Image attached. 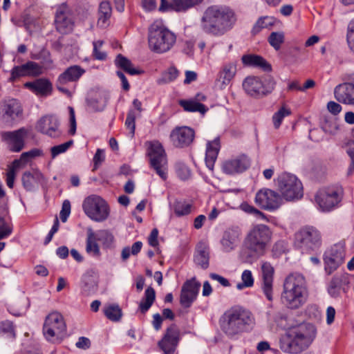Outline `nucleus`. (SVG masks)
<instances>
[{
    "label": "nucleus",
    "instance_id": "nucleus-10",
    "mask_svg": "<svg viewBox=\"0 0 354 354\" xmlns=\"http://www.w3.org/2000/svg\"><path fill=\"white\" fill-rule=\"evenodd\" d=\"M66 332V324L61 314L55 312L49 314L45 320L43 333L48 341L55 342Z\"/></svg>",
    "mask_w": 354,
    "mask_h": 354
},
{
    "label": "nucleus",
    "instance_id": "nucleus-5",
    "mask_svg": "<svg viewBox=\"0 0 354 354\" xmlns=\"http://www.w3.org/2000/svg\"><path fill=\"white\" fill-rule=\"evenodd\" d=\"M272 232L265 224L253 225L247 232L243 246L251 257L259 258L263 256L270 245Z\"/></svg>",
    "mask_w": 354,
    "mask_h": 354
},
{
    "label": "nucleus",
    "instance_id": "nucleus-2",
    "mask_svg": "<svg viewBox=\"0 0 354 354\" xmlns=\"http://www.w3.org/2000/svg\"><path fill=\"white\" fill-rule=\"evenodd\" d=\"M236 18L230 8L212 6L204 12L201 27L204 32L214 37H221L232 28Z\"/></svg>",
    "mask_w": 354,
    "mask_h": 354
},
{
    "label": "nucleus",
    "instance_id": "nucleus-61",
    "mask_svg": "<svg viewBox=\"0 0 354 354\" xmlns=\"http://www.w3.org/2000/svg\"><path fill=\"white\" fill-rule=\"evenodd\" d=\"M0 330L13 337L15 336L14 326L10 321L6 320L0 323Z\"/></svg>",
    "mask_w": 354,
    "mask_h": 354
},
{
    "label": "nucleus",
    "instance_id": "nucleus-46",
    "mask_svg": "<svg viewBox=\"0 0 354 354\" xmlns=\"http://www.w3.org/2000/svg\"><path fill=\"white\" fill-rule=\"evenodd\" d=\"M272 19L268 17H263L258 19L252 28V32L253 35L259 33L262 29L269 28L272 26Z\"/></svg>",
    "mask_w": 354,
    "mask_h": 354
},
{
    "label": "nucleus",
    "instance_id": "nucleus-39",
    "mask_svg": "<svg viewBox=\"0 0 354 354\" xmlns=\"http://www.w3.org/2000/svg\"><path fill=\"white\" fill-rule=\"evenodd\" d=\"M192 207L191 203L184 200H176L172 205L175 214L178 217L189 214L192 212Z\"/></svg>",
    "mask_w": 354,
    "mask_h": 354
},
{
    "label": "nucleus",
    "instance_id": "nucleus-50",
    "mask_svg": "<svg viewBox=\"0 0 354 354\" xmlns=\"http://www.w3.org/2000/svg\"><path fill=\"white\" fill-rule=\"evenodd\" d=\"M97 240L102 242L106 247H109L114 241V236L108 230H100L97 232Z\"/></svg>",
    "mask_w": 354,
    "mask_h": 354
},
{
    "label": "nucleus",
    "instance_id": "nucleus-32",
    "mask_svg": "<svg viewBox=\"0 0 354 354\" xmlns=\"http://www.w3.org/2000/svg\"><path fill=\"white\" fill-rule=\"evenodd\" d=\"M221 148L220 138H216L212 141H209L207 144L205 153V163L207 167L213 170L214 163L217 159L218 152Z\"/></svg>",
    "mask_w": 354,
    "mask_h": 354
},
{
    "label": "nucleus",
    "instance_id": "nucleus-59",
    "mask_svg": "<svg viewBox=\"0 0 354 354\" xmlns=\"http://www.w3.org/2000/svg\"><path fill=\"white\" fill-rule=\"evenodd\" d=\"M71 213V203L68 200L63 202L62 210L60 212V218L62 222H66Z\"/></svg>",
    "mask_w": 354,
    "mask_h": 354
},
{
    "label": "nucleus",
    "instance_id": "nucleus-48",
    "mask_svg": "<svg viewBox=\"0 0 354 354\" xmlns=\"http://www.w3.org/2000/svg\"><path fill=\"white\" fill-rule=\"evenodd\" d=\"M342 289L341 281L339 280L337 275H335L328 285V292L332 297H336L339 295Z\"/></svg>",
    "mask_w": 354,
    "mask_h": 354
},
{
    "label": "nucleus",
    "instance_id": "nucleus-63",
    "mask_svg": "<svg viewBox=\"0 0 354 354\" xmlns=\"http://www.w3.org/2000/svg\"><path fill=\"white\" fill-rule=\"evenodd\" d=\"M245 91L248 96L254 98H261L270 93V90H265L261 91L259 90H245Z\"/></svg>",
    "mask_w": 354,
    "mask_h": 354
},
{
    "label": "nucleus",
    "instance_id": "nucleus-38",
    "mask_svg": "<svg viewBox=\"0 0 354 354\" xmlns=\"http://www.w3.org/2000/svg\"><path fill=\"white\" fill-rule=\"evenodd\" d=\"M156 299V292L152 287H148L145 292V296L140 303L139 308L145 313L152 306Z\"/></svg>",
    "mask_w": 354,
    "mask_h": 354
},
{
    "label": "nucleus",
    "instance_id": "nucleus-26",
    "mask_svg": "<svg viewBox=\"0 0 354 354\" xmlns=\"http://www.w3.org/2000/svg\"><path fill=\"white\" fill-rule=\"evenodd\" d=\"M206 99V95L199 92L192 98L180 100L178 104L187 112H198L204 115L208 111V108L202 104V102Z\"/></svg>",
    "mask_w": 354,
    "mask_h": 354
},
{
    "label": "nucleus",
    "instance_id": "nucleus-13",
    "mask_svg": "<svg viewBox=\"0 0 354 354\" xmlns=\"http://www.w3.org/2000/svg\"><path fill=\"white\" fill-rule=\"evenodd\" d=\"M23 109L20 102L15 99L3 101L0 106V118L3 123L12 126L22 118Z\"/></svg>",
    "mask_w": 354,
    "mask_h": 354
},
{
    "label": "nucleus",
    "instance_id": "nucleus-24",
    "mask_svg": "<svg viewBox=\"0 0 354 354\" xmlns=\"http://www.w3.org/2000/svg\"><path fill=\"white\" fill-rule=\"evenodd\" d=\"M43 72V68L39 64L29 61L21 66H15L11 71L10 81H15L24 76H38Z\"/></svg>",
    "mask_w": 354,
    "mask_h": 354
},
{
    "label": "nucleus",
    "instance_id": "nucleus-56",
    "mask_svg": "<svg viewBox=\"0 0 354 354\" xmlns=\"http://www.w3.org/2000/svg\"><path fill=\"white\" fill-rule=\"evenodd\" d=\"M136 113L133 110H130L127 114V119L125 121L126 127L130 129V132L132 136L134 135L135 132V120H136Z\"/></svg>",
    "mask_w": 354,
    "mask_h": 354
},
{
    "label": "nucleus",
    "instance_id": "nucleus-36",
    "mask_svg": "<svg viewBox=\"0 0 354 354\" xmlns=\"http://www.w3.org/2000/svg\"><path fill=\"white\" fill-rule=\"evenodd\" d=\"M96 234L92 230H88L86 241V251L93 257H98L100 256V250L97 243Z\"/></svg>",
    "mask_w": 354,
    "mask_h": 354
},
{
    "label": "nucleus",
    "instance_id": "nucleus-28",
    "mask_svg": "<svg viewBox=\"0 0 354 354\" xmlns=\"http://www.w3.org/2000/svg\"><path fill=\"white\" fill-rule=\"evenodd\" d=\"M21 181L24 189L26 191L32 192L36 185L44 183V178L38 170L27 171L23 174Z\"/></svg>",
    "mask_w": 354,
    "mask_h": 354
},
{
    "label": "nucleus",
    "instance_id": "nucleus-9",
    "mask_svg": "<svg viewBox=\"0 0 354 354\" xmlns=\"http://www.w3.org/2000/svg\"><path fill=\"white\" fill-rule=\"evenodd\" d=\"M277 186L283 198L286 201L299 199L303 196V185L296 176L283 173L277 178Z\"/></svg>",
    "mask_w": 354,
    "mask_h": 354
},
{
    "label": "nucleus",
    "instance_id": "nucleus-23",
    "mask_svg": "<svg viewBox=\"0 0 354 354\" xmlns=\"http://www.w3.org/2000/svg\"><path fill=\"white\" fill-rule=\"evenodd\" d=\"M250 166V160L244 155H240L223 162L222 170L227 174H234L241 173L248 169Z\"/></svg>",
    "mask_w": 354,
    "mask_h": 354
},
{
    "label": "nucleus",
    "instance_id": "nucleus-62",
    "mask_svg": "<svg viewBox=\"0 0 354 354\" xmlns=\"http://www.w3.org/2000/svg\"><path fill=\"white\" fill-rule=\"evenodd\" d=\"M69 117H70V130L69 133L71 135H74L76 131V120L74 109L71 106H68Z\"/></svg>",
    "mask_w": 354,
    "mask_h": 354
},
{
    "label": "nucleus",
    "instance_id": "nucleus-43",
    "mask_svg": "<svg viewBox=\"0 0 354 354\" xmlns=\"http://www.w3.org/2000/svg\"><path fill=\"white\" fill-rule=\"evenodd\" d=\"M291 114V111L290 109L287 108L285 106H283L280 108V109L276 112L272 116V122L274 127L276 129H279L283 118L286 116H288Z\"/></svg>",
    "mask_w": 354,
    "mask_h": 354
},
{
    "label": "nucleus",
    "instance_id": "nucleus-8",
    "mask_svg": "<svg viewBox=\"0 0 354 354\" xmlns=\"http://www.w3.org/2000/svg\"><path fill=\"white\" fill-rule=\"evenodd\" d=\"M82 208L85 214L96 222L104 221L110 214V207L107 202L95 194L88 196L84 200Z\"/></svg>",
    "mask_w": 354,
    "mask_h": 354
},
{
    "label": "nucleus",
    "instance_id": "nucleus-55",
    "mask_svg": "<svg viewBox=\"0 0 354 354\" xmlns=\"http://www.w3.org/2000/svg\"><path fill=\"white\" fill-rule=\"evenodd\" d=\"M178 71L176 68H169L168 71L162 75L161 79L159 80L160 82H171L178 76Z\"/></svg>",
    "mask_w": 354,
    "mask_h": 354
},
{
    "label": "nucleus",
    "instance_id": "nucleus-57",
    "mask_svg": "<svg viewBox=\"0 0 354 354\" xmlns=\"http://www.w3.org/2000/svg\"><path fill=\"white\" fill-rule=\"evenodd\" d=\"M347 41L351 50L354 52V19L348 25Z\"/></svg>",
    "mask_w": 354,
    "mask_h": 354
},
{
    "label": "nucleus",
    "instance_id": "nucleus-20",
    "mask_svg": "<svg viewBox=\"0 0 354 354\" xmlns=\"http://www.w3.org/2000/svg\"><path fill=\"white\" fill-rule=\"evenodd\" d=\"M180 332L176 324L167 328L162 339L158 342L160 348L165 354H173L179 341Z\"/></svg>",
    "mask_w": 354,
    "mask_h": 354
},
{
    "label": "nucleus",
    "instance_id": "nucleus-47",
    "mask_svg": "<svg viewBox=\"0 0 354 354\" xmlns=\"http://www.w3.org/2000/svg\"><path fill=\"white\" fill-rule=\"evenodd\" d=\"M284 41V34L282 32H272L269 37V44L275 49L279 50Z\"/></svg>",
    "mask_w": 354,
    "mask_h": 354
},
{
    "label": "nucleus",
    "instance_id": "nucleus-21",
    "mask_svg": "<svg viewBox=\"0 0 354 354\" xmlns=\"http://www.w3.org/2000/svg\"><path fill=\"white\" fill-rule=\"evenodd\" d=\"M194 131L188 127H176L170 134V138L173 145L179 148L190 145L194 141Z\"/></svg>",
    "mask_w": 354,
    "mask_h": 354
},
{
    "label": "nucleus",
    "instance_id": "nucleus-19",
    "mask_svg": "<svg viewBox=\"0 0 354 354\" xmlns=\"http://www.w3.org/2000/svg\"><path fill=\"white\" fill-rule=\"evenodd\" d=\"M241 234L242 230L239 225L234 224L227 227L221 240L223 250L229 252L234 250L240 241Z\"/></svg>",
    "mask_w": 354,
    "mask_h": 354
},
{
    "label": "nucleus",
    "instance_id": "nucleus-18",
    "mask_svg": "<svg viewBox=\"0 0 354 354\" xmlns=\"http://www.w3.org/2000/svg\"><path fill=\"white\" fill-rule=\"evenodd\" d=\"M201 283L196 281V277H193L186 281L182 286L180 303L184 308H189L194 301L196 300Z\"/></svg>",
    "mask_w": 354,
    "mask_h": 354
},
{
    "label": "nucleus",
    "instance_id": "nucleus-16",
    "mask_svg": "<svg viewBox=\"0 0 354 354\" xmlns=\"http://www.w3.org/2000/svg\"><path fill=\"white\" fill-rule=\"evenodd\" d=\"M345 250L343 243H339L333 245L324 253L325 270L330 274L344 261Z\"/></svg>",
    "mask_w": 354,
    "mask_h": 354
},
{
    "label": "nucleus",
    "instance_id": "nucleus-35",
    "mask_svg": "<svg viewBox=\"0 0 354 354\" xmlns=\"http://www.w3.org/2000/svg\"><path fill=\"white\" fill-rule=\"evenodd\" d=\"M87 105L93 111H102L104 110L106 100L96 90H93L88 95Z\"/></svg>",
    "mask_w": 354,
    "mask_h": 354
},
{
    "label": "nucleus",
    "instance_id": "nucleus-11",
    "mask_svg": "<svg viewBox=\"0 0 354 354\" xmlns=\"http://www.w3.org/2000/svg\"><path fill=\"white\" fill-rule=\"evenodd\" d=\"M343 189L334 185L320 189L316 194V201L323 211H330L342 201Z\"/></svg>",
    "mask_w": 354,
    "mask_h": 354
},
{
    "label": "nucleus",
    "instance_id": "nucleus-27",
    "mask_svg": "<svg viewBox=\"0 0 354 354\" xmlns=\"http://www.w3.org/2000/svg\"><path fill=\"white\" fill-rule=\"evenodd\" d=\"M37 129L42 133L53 138L57 137L60 134L59 121L57 118L52 115L41 118L37 122Z\"/></svg>",
    "mask_w": 354,
    "mask_h": 354
},
{
    "label": "nucleus",
    "instance_id": "nucleus-33",
    "mask_svg": "<svg viewBox=\"0 0 354 354\" xmlns=\"http://www.w3.org/2000/svg\"><path fill=\"white\" fill-rule=\"evenodd\" d=\"M84 69L77 65L68 67L58 77V82L60 84H65L68 82L77 80L84 73Z\"/></svg>",
    "mask_w": 354,
    "mask_h": 354
},
{
    "label": "nucleus",
    "instance_id": "nucleus-42",
    "mask_svg": "<svg viewBox=\"0 0 354 354\" xmlns=\"http://www.w3.org/2000/svg\"><path fill=\"white\" fill-rule=\"evenodd\" d=\"M97 283L92 277H84L82 281V292L85 296H88L97 290Z\"/></svg>",
    "mask_w": 354,
    "mask_h": 354
},
{
    "label": "nucleus",
    "instance_id": "nucleus-49",
    "mask_svg": "<svg viewBox=\"0 0 354 354\" xmlns=\"http://www.w3.org/2000/svg\"><path fill=\"white\" fill-rule=\"evenodd\" d=\"M262 80L256 76H248L243 82V88H261Z\"/></svg>",
    "mask_w": 354,
    "mask_h": 354
},
{
    "label": "nucleus",
    "instance_id": "nucleus-29",
    "mask_svg": "<svg viewBox=\"0 0 354 354\" xmlns=\"http://www.w3.org/2000/svg\"><path fill=\"white\" fill-rule=\"evenodd\" d=\"M241 61L245 66L259 68L264 71H270L271 65L261 56L254 54L243 55Z\"/></svg>",
    "mask_w": 354,
    "mask_h": 354
},
{
    "label": "nucleus",
    "instance_id": "nucleus-30",
    "mask_svg": "<svg viewBox=\"0 0 354 354\" xmlns=\"http://www.w3.org/2000/svg\"><path fill=\"white\" fill-rule=\"evenodd\" d=\"M203 0H171L168 3L167 0H161L159 7L160 11H165L168 8H171L176 11H183L200 3Z\"/></svg>",
    "mask_w": 354,
    "mask_h": 354
},
{
    "label": "nucleus",
    "instance_id": "nucleus-4",
    "mask_svg": "<svg viewBox=\"0 0 354 354\" xmlns=\"http://www.w3.org/2000/svg\"><path fill=\"white\" fill-rule=\"evenodd\" d=\"M308 292L304 277L299 273L288 275L283 282L281 299L290 309H298L306 301Z\"/></svg>",
    "mask_w": 354,
    "mask_h": 354
},
{
    "label": "nucleus",
    "instance_id": "nucleus-51",
    "mask_svg": "<svg viewBox=\"0 0 354 354\" xmlns=\"http://www.w3.org/2000/svg\"><path fill=\"white\" fill-rule=\"evenodd\" d=\"M322 128L326 133L333 134L338 129V124L335 120L325 118L322 122Z\"/></svg>",
    "mask_w": 354,
    "mask_h": 354
},
{
    "label": "nucleus",
    "instance_id": "nucleus-14",
    "mask_svg": "<svg viewBox=\"0 0 354 354\" xmlns=\"http://www.w3.org/2000/svg\"><path fill=\"white\" fill-rule=\"evenodd\" d=\"M74 19L68 6L63 3L58 7L55 19L56 30L62 35H67L73 30Z\"/></svg>",
    "mask_w": 354,
    "mask_h": 354
},
{
    "label": "nucleus",
    "instance_id": "nucleus-34",
    "mask_svg": "<svg viewBox=\"0 0 354 354\" xmlns=\"http://www.w3.org/2000/svg\"><path fill=\"white\" fill-rule=\"evenodd\" d=\"M115 64L117 67L121 68L131 75H140L143 73L142 70L138 68H135L132 62L122 54H118L116 56Z\"/></svg>",
    "mask_w": 354,
    "mask_h": 354
},
{
    "label": "nucleus",
    "instance_id": "nucleus-64",
    "mask_svg": "<svg viewBox=\"0 0 354 354\" xmlns=\"http://www.w3.org/2000/svg\"><path fill=\"white\" fill-rule=\"evenodd\" d=\"M176 171L178 176L182 179H187L190 176L189 169L184 165L179 164L177 167Z\"/></svg>",
    "mask_w": 354,
    "mask_h": 354
},
{
    "label": "nucleus",
    "instance_id": "nucleus-54",
    "mask_svg": "<svg viewBox=\"0 0 354 354\" xmlns=\"http://www.w3.org/2000/svg\"><path fill=\"white\" fill-rule=\"evenodd\" d=\"M73 141L70 140L59 145L53 147L50 149L52 157L55 158L59 154L65 152L70 147Z\"/></svg>",
    "mask_w": 354,
    "mask_h": 354
},
{
    "label": "nucleus",
    "instance_id": "nucleus-41",
    "mask_svg": "<svg viewBox=\"0 0 354 354\" xmlns=\"http://www.w3.org/2000/svg\"><path fill=\"white\" fill-rule=\"evenodd\" d=\"M104 313L106 317L113 321L118 322L122 317V310L117 304L109 305L104 308Z\"/></svg>",
    "mask_w": 354,
    "mask_h": 354
},
{
    "label": "nucleus",
    "instance_id": "nucleus-15",
    "mask_svg": "<svg viewBox=\"0 0 354 354\" xmlns=\"http://www.w3.org/2000/svg\"><path fill=\"white\" fill-rule=\"evenodd\" d=\"M28 131L25 127L12 131H2L0 133L1 141L5 142L10 151L19 152L25 146V140Z\"/></svg>",
    "mask_w": 354,
    "mask_h": 354
},
{
    "label": "nucleus",
    "instance_id": "nucleus-45",
    "mask_svg": "<svg viewBox=\"0 0 354 354\" xmlns=\"http://www.w3.org/2000/svg\"><path fill=\"white\" fill-rule=\"evenodd\" d=\"M142 246V243L141 241H136L135 242L131 248L129 247H125L122 249L121 257L123 261H126L129 259L131 254L136 255L138 254Z\"/></svg>",
    "mask_w": 354,
    "mask_h": 354
},
{
    "label": "nucleus",
    "instance_id": "nucleus-3",
    "mask_svg": "<svg viewBox=\"0 0 354 354\" xmlns=\"http://www.w3.org/2000/svg\"><path fill=\"white\" fill-rule=\"evenodd\" d=\"M252 313L241 306L227 309L220 317L221 330L229 337H233L248 331L254 324Z\"/></svg>",
    "mask_w": 354,
    "mask_h": 354
},
{
    "label": "nucleus",
    "instance_id": "nucleus-7",
    "mask_svg": "<svg viewBox=\"0 0 354 354\" xmlns=\"http://www.w3.org/2000/svg\"><path fill=\"white\" fill-rule=\"evenodd\" d=\"M295 245L302 253L310 254L317 251L322 245L320 232L313 226H306L295 235Z\"/></svg>",
    "mask_w": 354,
    "mask_h": 354
},
{
    "label": "nucleus",
    "instance_id": "nucleus-6",
    "mask_svg": "<svg viewBox=\"0 0 354 354\" xmlns=\"http://www.w3.org/2000/svg\"><path fill=\"white\" fill-rule=\"evenodd\" d=\"M176 37L161 21H154L149 28V48L157 53L169 50L176 43Z\"/></svg>",
    "mask_w": 354,
    "mask_h": 354
},
{
    "label": "nucleus",
    "instance_id": "nucleus-58",
    "mask_svg": "<svg viewBox=\"0 0 354 354\" xmlns=\"http://www.w3.org/2000/svg\"><path fill=\"white\" fill-rule=\"evenodd\" d=\"M105 159L104 153L102 149H97L95 154L94 155L93 161V170H96L100 165L104 162Z\"/></svg>",
    "mask_w": 354,
    "mask_h": 354
},
{
    "label": "nucleus",
    "instance_id": "nucleus-52",
    "mask_svg": "<svg viewBox=\"0 0 354 354\" xmlns=\"http://www.w3.org/2000/svg\"><path fill=\"white\" fill-rule=\"evenodd\" d=\"M26 86L30 88H51L52 84L47 79H37L34 82H27Z\"/></svg>",
    "mask_w": 354,
    "mask_h": 354
},
{
    "label": "nucleus",
    "instance_id": "nucleus-12",
    "mask_svg": "<svg viewBox=\"0 0 354 354\" xmlns=\"http://www.w3.org/2000/svg\"><path fill=\"white\" fill-rule=\"evenodd\" d=\"M148 155L151 167L162 180H165L167 178V160L162 145L158 142H151Z\"/></svg>",
    "mask_w": 354,
    "mask_h": 354
},
{
    "label": "nucleus",
    "instance_id": "nucleus-60",
    "mask_svg": "<svg viewBox=\"0 0 354 354\" xmlns=\"http://www.w3.org/2000/svg\"><path fill=\"white\" fill-rule=\"evenodd\" d=\"M12 165V167H10L6 174V184L9 188H13L15 179L16 176V169Z\"/></svg>",
    "mask_w": 354,
    "mask_h": 354
},
{
    "label": "nucleus",
    "instance_id": "nucleus-25",
    "mask_svg": "<svg viewBox=\"0 0 354 354\" xmlns=\"http://www.w3.org/2000/svg\"><path fill=\"white\" fill-rule=\"evenodd\" d=\"M261 268L263 280L262 290L268 300L271 301L273 299L274 269L271 263L268 261H263Z\"/></svg>",
    "mask_w": 354,
    "mask_h": 354
},
{
    "label": "nucleus",
    "instance_id": "nucleus-40",
    "mask_svg": "<svg viewBox=\"0 0 354 354\" xmlns=\"http://www.w3.org/2000/svg\"><path fill=\"white\" fill-rule=\"evenodd\" d=\"M335 97L341 103L354 105V90H335Z\"/></svg>",
    "mask_w": 354,
    "mask_h": 354
},
{
    "label": "nucleus",
    "instance_id": "nucleus-53",
    "mask_svg": "<svg viewBox=\"0 0 354 354\" xmlns=\"http://www.w3.org/2000/svg\"><path fill=\"white\" fill-rule=\"evenodd\" d=\"M12 232V226L0 218V240L8 237Z\"/></svg>",
    "mask_w": 354,
    "mask_h": 354
},
{
    "label": "nucleus",
    "instance_id": "nucleus-17",
    "mask_svg": "<svg viewBox=\"0 0 354 354\" xmlns=\"http://www.w3.org/2000/svg\"><path fill=\"white\" fill-rule=\"evenodd\" d=\"M255 202L262 209L274 210L281 206L283 203V198L277 192L263 188L259 190L256 194Z\"/></svg>",
    "mask_w": 354,
    "mask_h": 354
},
{
    "label": "nucleus",
    "instance_id": "nucleus-31",
    "mask_svg": "<svg viewBox=\"0 0 354 354\" xmlns=\"http://www.w3.org/2000/svg\"><path fill=\"white\" fill-rule=\"evenodd\" d=\"M209 248L205 242H199L196 247L194 262L203 269L209 266Z\"/></svg>",
    "mask_w": 354,
    "mask_h": 354
},
{
    "label": "nucleus",
    "instance_id": "nucleus-22",
    "mask_svg": "<svg viewBox=\"0 0 354 354\" xmlns=\"http://www.w3.org/2000/svg\"><path fill=\"white\" fill-rule=\"evenodd\" d=\"M236 71V62H229L223 65L217 75L216 86L218 88H231Z\"/></svg>",
    "mask_w": 354,
    "mask_h": 354
},
{
    "label": "nucleus",
    "instance_id": "nucleus-1",
    "mask_svg": "<svg viewBox=\"0 0 354 354\" xmlns=\"http://www.w3.org/2000/svg\"><path fill=\"white\" fill-rule=\"evenodd\" d=\"M316 336V326L303 322L290 326L286 330L279 339V347L284 353L299 354L310 347Z\"/></svg>",
    "mask_w": 354,
    "mask_h": 354
},
{
    "label": "nucleus",
    "instance_id": "nucleus-44",
    "mask_svg": "<svg viewBox=\"0 0 354 354\" xmlns=\"http://www.w3.org/2000/svg\"><path fill=\"white\" fill-rule=\"evenodd\" d=\"M241 283H238L236 285V288L238 290H242L245 288H250L254 285V277L252 276V272L249 270H245L241 274Z\"/></svg>",
    "mask_w": 354,
    "mask_h": 354
},
{
    "label": "nucleus",
    "instance_id": "nucleus-37",
    "mask_svg": "<svg viewBox=\"0 0 354 354\" xmlns=\"http://www.w3.org/2000/svg\"><path fill=\"white\" fill-rule=\"evenodd\" d=\"M111 12L112 8L109 1H102L99 6L97 25L101 27L105 26L107 21L111 17Z\"/></svg>",
    "mask_w": 354,
    "mask_h": 354
}]
</instances>
